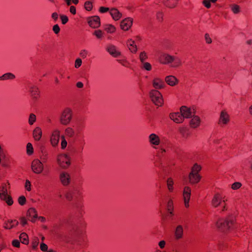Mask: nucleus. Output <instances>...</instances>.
Instances as JSON below:
<instances>
[{"mask_svg": "<svg viewBox=\"0 0 252 252\" xmlns=\"http://www.w3.org/2000/svg\"><path fill=\"white\" fill-rule=\"evenodd\" d=\"M236 224V217L232 215H228L224 219H220L216 222L217 227L221 231L227 232L235 228Z\"/></svg>", "mask_w": 252, "mask_h": 252, "instance_id": "obj_1", "label": "nucleus"}, {"mask_svg": "<svg viewBox=\"0 0 252 252\" xmlns=\"http://www.w3.org/2000/svg\"><path fill=\"white\" fill-rule=\"evenodd\" d=\"M159 62L163 64L172 63L171 66L173 67H178L182 64V61L180 58L166 53L160 55Z\"/></svg>", "mask_w": 252, "mask_h": 252, "instance_id": "obj_2", "label": "nucleus"}, {"mask_svg": "<svg viewBox=\"0 0 252 252\" xmlns=\"http://www.w3.org/2000/svg\"><path fill=\"white\" fill-rule=\"evenodd\" d=\"M226 200H224L220 193H215L211 200V205L214 208H217L222 205L220 210L221 213L226 212L228 210V207L226 203Z\"/></svg>", "mask_w": 252, "mask_h": 252, "instance_id": "obj_3", "label": "nucleus"}, {"mask_svg": "<svg viewBox=\"0 0 252 252\" xmlns=\"http://www.w3.org/2000/svg\"><path fill=\"white\" fill-rule=\"evenodd\" d=\"M150 96L152 102L157 106H161L163 99L161 94L157 90H152L150 92Z\"/></svg>", "mask_w": 252, "mask_h": 252, "instance_id": "obj_4", "label": "nucleus"}, {"mask_svg": "<svg viewBox=\"0 0 252 252\" xmlns=\"http://www.w3.org/2000/svg\"><path fill=\"white\" fill-rule=\"evenodd\" d=\"M72 117V112L69 108H66L63 111L61 117L60 122L63 125H67L69 124Z\"/></svg>", "mask_w": 252, "mask_h": 252, "instance_id": "obj_5", "label": "nucleus"}, {"mask_svg": "<svg viewBox=\"0 0 252 252\" xmlns=\"http://www.w3.org/2000/svg\"><path fill=\"white\" fill-rule=\"evenodd\" d=\"M31 167L32 171L37 174L41 173L44 169L42 162L38 159H34L32 161Z\"/></svg>", "mask_w": 252, "mask_h": 252, "instance_id": "obj_6", "label": "nucleus"}, {"mask_svg": "<svg viewBox=\"0 0 252 252\" xmlns=\"http://www.w3.org/2000/svg\"><path fill=\"white\" fill-rule=\"evenodd\" d=\"M57 160L60 166L64 168H67L70 164L69 158L65 154L59 156Z\"/></svg>", "mask_w": 252, "mask_h": 252, "instance_id": "obj_7", "label": "nucleus"}, {"mask_svg": "<svg viewBox=\"0 0 252 252\" xmlns=\"http://www.w3.org/2000/svg\"><path fill=\"white\" fill-rule=\"evenodd\" d=\"M29 93L32 99L34 102L38 100L40 97V92L37 86H31L29 89Z\"/></svg>", "mask_w": 252, "mask_h": 252, "instance_id": "obj_8", "label": "nucleus"}, {"mask_svg": "<svg viewBox=\"0 0 252 252\" xmlns=\"http://www.w3.org/2000/svg\"><path fill=\"white\" fill-rule=\"evenodd\" d=\"M88 23L93 28H97L100 26V18L98 16H94L88 18Z\"/></svg>", "mask_w": 252, "mask_h": 252, "instance_id": "obj_9", "label": "nucleus"}, {"mask_svg": "<svg viewBox=\"0 0 252 252\" xmlns=\"http://www.w3.org/2000/svg\"><path fill=\"white\" fill-rule=\"evenodd\" d=\"M191 195V189L189 187H185L183 190V197L185 206L186 208L189 207V202Z\"/></svg>", "mask_w": 252, "mask_h": 252, "instance_id": "obj_10", "label": "nucleus"}, {"mask_svg": "<svg viewBox=\"0 0 252 252\" xmlns=\"http://www.w3.org/2000/svg\"><path fill=\"white\" fill-rule=\"evenodd\" d=\"M230 121L229 115L225 110H222L220 112V117L218 124L220 126L227 125Z\"/></svg>", "mask_w": 252, "mask_h": 252, "instance_id": "obj_11", "label": "nucleus"}, {"mask_svg": "<svg viewBox=\"0 0 252 252\" xmlns=\"http://www.w3.org/2000/svg\"><path fill=\"white\" fill-rule=\"evenodd\" d=\"M133 23V19L131 18H125L121 22V28L125 31H128L132 26Z\"/></svg>", "mask_w": 252, "mask_h": 252, "instance_id": "obj_12", "label": "nucleus"}, {"mask_svg": "<svg viewBox=\"0 0 252 252\" xmlns=\"http://www.w3.org/2000/svg\"><path fill=\"white\" fill-rule=\"evenodd\" d=\"M164 6L169 9L176 8L179 3V0H160Z\"/></svg>", "mask_w": 252, "mask_h": 252, "instance_id": "obj_13", "label": "nucleus"}, {"mask_svg": "<svg viewBox=\"0 0 252 252\" xmlns=\"http://www.w3.org/2000/svg\"><path fill=\"white\" fill-rule=\"evenodd\" d=\"M60 132L58 130H55L53 131L50 138V141L53 147L56 146L59 142Z\"/></svg>", "mask_w": 252, "mask_h": 252, "instance_id": "obj_14", "label": "nucleus"}, {"mask_svg": "<svg viewBox=\"0 0 252 252\" xmlns=\"http://www.w3.org/2000/svg\"><path fill=\"white\" fill-rule=\"evenodd\" d=\"M27 217L32 222H34L37 218V213L34 208H30L27 211Z\"/></svg>", "mask_w": 252, "mask_h": 252, "instance_id": "obj_15", "label": "nucleus"}, {"mask_svg": "<svg viewBox=\"0 0 252 252\" xmlns=\"http://www.w3.org/2000/svg\"><path fill=\"white\" fill-rule=\"evenodd\" d=\"M170 118L177 124H180L184 121L180 112L172 113L170 114Z\"/></svg>", "mask_w": 252, "mask_h": 252, "instance_id": "obj_16", "label": "nucleus"}, {"mask_svg": "<svg viewBox=\"0 0 252 252\" xmlns=\"http://www.w3.org/2000/svg\"><path fill=\"white\" fill-rule=\"evenodd\" d=\"M180 113L182 114L183 119H188L191 117L192 112L190 108L186 106H182L180 108Z\"/></svg>", "mask_w": 252, "mask_h": 252, "instance_id": "obj_17", "label": "nucleus"}, {"mask_svg": "<svg viewBox=\"0 0 252 252\" xmlns=\"http://www.w3.org/2000/svg\"><path fill=\"white\" fill-rule=\"evenodd\" d=\"M10 188V183L8 181L6 183H2L0 186V198L9 194L8 193V189Z\"/></svg>", "mask_w": 252, "mask_h": 252, "instance_id": "obj_18", "label": "nucleus"}, {"mask_svg": "<svg viewBox=\"0 0 252 252\" xmlns=\"http://www.w3.org/2000/svg\"><path fill=\"white\" fill-rule=\"evenodd\" d=\"M153 87L156 89H161L165 87V83L164 81L159 78H155L153 80Z\"/></svg>", "mask_w": 252, "mask_h": 252, "instance_id": "obj_19", "label": "nucleus"}, {"mask_svg": "<svg viewBox=\"0 0 252 252\" xmlns=\"http://www.w3.org/2000/svg\"><path fill=\"white\" fill-rule=\"evenodd\" d=\"M201 177L198 173H190L189 175V182L191 184H196L199 183Z\"/></svg>", "mask_w": 252, "mask_h": 252, "instance_id": "obj_20", "label": "nucleus"}, {"mask_svg": "<svg viewBox=\"0 0 252 252\" xmlns=\"http://www.w3.org/2000/svg\"><path fill=\"white\" fill-rule=\"evenodd\" d=\"M19 222L16 220H8L4 222V227L7 229H10L17 226Z\"/></svg>", "mask_w": 252, "mask_h": 252, "instance_id": "obj_21", "label": "nucleus"}, {"mask_svg": "<svg viewBox=\"0 0 252 252\" xmlns=\"http://www.w3.org/2000/svg\"><path fill=\"white\" fill-rule=\"evenodd\" d=\"M165 81L168 85L171 86H174L178 83L177 78L173 75L166 76L165 78Z\"/></svg>", "mask_w": 252, "mask_h": 252, "instance_id": "obj_22", "label": "nucleus"}, {"mask_svg": "<svg viewBox=\"0 0 252 252\" xmlns=\"http://www.w3.org/2000/svg\"><path fill=\"white\" fill-rule=\"evenodd\" d=\"M61 183L63 186H67L70 183V176L68 173H62L60 176Z\"/></svg>", "mask_w": 252, "mask_h": 252, "instance_id": "obj_23", "label": "nucleus"}, {"mask_svg": "<svg viewBox=\"0 0 252 252\" xmlns=\"http://www.w3.org/2000/svg\"><path fill=\"white\" fill-rule=\"evenodd\" d=\"M110 14L115 21L119 20L122 17V14L117 8H113L111 9Z\"/></svg>", "mask_w": 252, "mask_h": 252, "instance_id": "obj_24", "label": "nucleus"}, {"mask_svg": "<svg viewBox=\"0 0 252 252\" xmlns=\"http://www.w3.org/2000/svg\"><path fill=\"white\" fill-rule=\"evenodd\" d=\"M42 130L40 127H36L33 131V137L35 141H38L42 136Z\"/></svg>", "mask_w": 252, "mask_h": 252, "instance_id": "obj_25", "label": "nucleus"}, {"mask_svg": "<svg viewBox=\"0 0 252 252\" xmlns=\"http://www.w3.org/2000/svg\"><path fill=\"white\" fill-rule=\"evenodd\" d=\"M107 51L114 57H118L121 55V52L117 50L114 45H110L107 47Z\"/></svg>", "mask_w": 252, "mask_h": 252, "instance_id": "obj_26", "label": "nucleus"}, {"mask_svg": "<svg viewBox=\"0 0 252 252\" xmlns=\"http://www.w3.org/2000/svg\"><path fill=\"white\" fill-rule=\"evenodd\" d=\"M200 124V119L198 116H194L190 121L189 125L192 128H196L199 126Z\"/></svg>", "mask_w": 252, "mask_h": 252, "instance_id": "obj_27", "label": "nucleus"}, {"mask_svg": "<svg viewBox=\"0 0 252 252\" xmlns=\"http://www.w3.org/2000/svg\"><path fill=\"white\" fill-rule=\"evenodd\" d=\"M183 236V228L181 225H178L175 231V237L176 239H181Z\"/></svg>", "mask_w": 252, "mask_h": 252, "instance_id": "obj_28", "label": "nucleus"}, {"mask_svg": "<svg viewBox=\"0 0 252 252\" xmlns=\"http://www.w3.org/2000/svg\"><path fill=\"white\" fill-rule=\"evenodd\" d=\"M127 45L130 51L133 53H135L137 51V46L135 44L134 40L129 39L127 41Z\"/></svg>", "mask_w": 252, "mask_h": 252, "instance_id": "obj_29", "label": "nucleus"}, {"mask_svg": "<svg viewBox=\"0 0 252 252\" xmlns=\"http://www.w3.org/2000/svg\"><path fill=\"white\" fill-rule=\"evenodd\" d=\"M0 199L5 202L8 206H12L14 203L13 199L10 194L0 197Z\"/></svg>", "mask_w": 252, "mask_h": 252, "instance_id": "obj_30", "label": "nucleus"}, {"mask_svg": "<svg viewBox=\"0 0 252 252\" xmlns=\"http://www.w3.org/2000/svg\"><path fill=\"white\" fill-rule=\"evenodd\" d=\"M150 142L153 145H158L160 143L159 137L155 133H152L149 136Z\"/></svg>", "mask_w": 252, "mask_h": 252, "instance_id": "obj_31", "label": "nucleus"}, {"mask_svg": "<svg viewBox=\"0 0 252 252\" xmlns=\"http://www.w3.org/2000/svg\"><path fill=\"white\" fill-rule=\"evenodd\" d=\"M166 209L168 213H169L170 216H174V206H173V200L170 199L168 200L167 206H166Z\"/></svg>", "mask_w": 252, "mask_h": 252, "instance_id": "obj_32", "label": "nucleus"}, {"mask_svg": "<svg viewBox=\"0 0 252 252\" xmlns=\"http://www.w3.org/2000/svg\"><path fill=\"white\" fill-rule=\"evenodd\" d=\"M20 242L25 245H28L29 243V237L28 235L25 233H22L19 236Z\"/></svg>", "mask_w": 252, "mask_h": 252, "instance_id": "obj_33", "label": "nucleus"}, {"mask_svg": "<svg viewBox=\"0 0 252 252\" xmlns=\"http://www.w3.org/2000/svg\"><path fill=\"white\" fill-rule=\"evenodd\" d=\"M104 30L109 33H113L116 32V28L111 24H106L104 26Z\"/></svg>", "mask_w": 252, "mask_h": 252, "instance_id": "obj_34", "label": "nucleus"}, {"mask_svg": "<svg viewBox=\"0 0 252 252\" xmlns=\"http://www.w3.org/2000/svg\"><path fill=\"white\" fill-rule=\"evenodd\" d=\"M173 185H174V182H173L172 178H168L167 180V186L168 190L170 192H172L173 191V190H174Z\"/></svg>", "mask_w": 252, "mask_h": 252, "instance_id": "obj_35", "label": "nucleus"}, {"mask_svg": "<svg viewBox=\"0 0 252 252\" xmlns=\"http://www.w3.org/2000/svg\"><path fill=\"white\" fill-rule=\"evenodd\" d=\"M15 78V75L11 73H7L3 74L0 78L3 80L12 79Z\"/></svg>", "mask_w": 252, "mask_h": 252, "instance_id": "obj_36", "label": "nucleus"}, {"mask_svg": "<svg viewBox=\"0 0 252 252\" xmlns=\"http://www.w3.org/2000/svg\"><path fill=\"white\" fill-rule=\"evenodd\" d=\"M39 244V239L37 237H35L32 240L31 245L33 250H36Z\"/></svg>", "mask_w": 252, "mask_h": 252, "instance_id": "obj_37", "label": "nucleus"}, {"mask_svg": "<svg viewBox=\"0 0 252 252\" xmlns=\"http://www.w3.org/2000/svg\"><path fill=\"white\" fill-rule=\"evenodd\" d=\"M201 166L198 165L197 163H195L192 166L191 168V171L190 173H198V172L201 170Z\"/></svg>", "mask_w": 252, "mask_h": 252, "instance_id": "obj_38", "label": "nucleus"}, {"mask_svg": "<svg viewBox=\"0 0 252 252\" xmlns=\"http://www.w3.org/2000/svg\"><path fill=\"white\" fill-rule=\"evenodd\" d=\"M65 132L66 135L69 137H72L74 135V131L71 127L66 128L65 130Z\"/></svg>", "mask_w": 252, "mask_h": 252, "instance_id": "obj_39", "label": "nucleus"}, {"mask_svg": "<svg viewBox=\"0 0 252 252\" xmlns=\"http://www.w3.org/2000/svg\"><path fill=\"white\" fill-rule=\"evenodd\" d=\"M33 153V148L31 143H28L27 145V153L28 155H32Z\"/></svg>", "mask_w": 252, "mask_h": 252, "instance_id": "obj_40", "label": "nucleus"}, {"mask_svg": "<svg viewBox=\"0 0 252 252\" xmlns=\"http://www.w3.org/2000/svg\"><path fill=\"white\" fill-rule=\"evenodd\" d=\"M180 133L184 137H188L189 135V130L186 127H182L179 129Z\"/></svg>", "mask_w": 252, "mask_h": 252, "instance_id": "obj_41", "label": "nucleus"}, {"mask_svg": "<svg viewBox=\"0 0 252 252\" xmlns=\"http://www.w3.org/2000/svg\"><path fill=\"white\" fill-rule=\"evenodd\" d=\"M18 203L21 205H24L26 203V198L25 196L21 195L18 198Z\"/></svg>", "mask_w": 252, "mask_h": 252, "instance_id": "obj_42", "label": "nucleus"}, {"mask_svg": "<svg viewBox=\"0 0 252 252\" xmlns=\"http://www.w3.org/2000/svg\"><path fill=\"white\" fill-rule=\"evenodd\" d=\"M142 68L147 71H150L152 69V66L149 63L143 62L142 63Z\"/></svg>", "mask_w": 252, "mask_h": 252, "instance_id": "obj_43", "label": "nucleus"}, {"mask_svg": "<svg viewBox=\"0 0 252 252\" xmlns=\"http://www.w3.org/2000/svg\"><path fill=\"white\" fill-rule=\"evenodd\" d=\"M36 116L32 113H31L30 115L29 118V123L30 125H32L36 121Z\"/></svg>", "mask_w": 252, "mask_h": 252, "instance_id": "obj_44", "label": "nucleus"}, {"mask_svg": "<svg viewBox=\"0 0 252 252\" xmlns=\"http://www.w3.org/2000/svg\"><path fill=\"white\" fill-rule=\"evenodd\" d=\"M147 58L148 56L145 51L140 53L139 55V59L141 63L144 62L147 59Z\"/></svg>", "mask_w": 252, "mask_h": 252, "instance_id": "obj_45", "label": "nucleus"}, {"mask_svg": "<svg viewBox=\"0 0 252 252\" xmlns=\"http://www.w3.org/2000/svg\"><path fill=\"white\" fill-rule=\"evenodd\" d=\"M84 7L86 10L90 11L93 8V4L91 1H86L85 2Z\"/></svg>", "mask_w": 252, "mask_h": 252, "instance_id": "obj_46", "label": "nucleus"}, {"mask_svg": "<svg viewBox=\"0 0 252 252\" xmlns=\"http://www.w3.org/2000/svg\"><path fill=\"white\" fill-rule=\"evenodd\" d=\"M93 34L97 38H101L103 36V32L100 30H95Z\"/></svg>", "mask_w": 252, "mask_h": 252, "instance_id": "obj_47", "label": "nucleus"}, {"mask_svg": "<svg viewBox=\"0 0 252 252\" xmlns=\"http://www.w3.org/2000/svg\"><path fill=\"white\" fill-rule=\"evenodd\" d=\"M242 186V184L240 182H235L231 185V189L234 190H236L240 189Z\"/></svg>", "mask_w": 252, "mask_h": 252, "instance_id": "obj_48", "label": "nucleus"}, {"mask_svg": "<svg viewBox=\"0 0 252 252\" xmlns=\"http://www.w3.org/2000/svg\"><path fill=\"white\" fill-rule=\"evenodd\" d=\"M164 14L162 12L159 11L157 13V19L158 21L161 22L163 20Z\"/></svg>", "mask_w": 252, "mask_h": 252, "instance_id": "obj_49", "label": "nucleus"}, {"mask_svg": "<svg viewBox=\"0 0 252 252\" xmlns=\"http://www.w3.org/2000/svg\"><path fill=\"white\" fill-rule=\"evenodd\" d=\"M61 148L62 149H64L66 147L67 143L66 140L65 139L64 136H61Z\"/></svg>", "mask_w": 252, "mask_h": 252, "instance_id": "obj_50", "label": "nucleus"}, {"mask_svg": "<svg viewBox=\"0 0 252 252\" xmlns=\"http://www.w3.org/2000/svg\"><path fill=\"white\" fill-rule=\"evenodd\" d=\"M232 11L235 14L238 13L240 12V7L238 5H234L231 7Z\"/></svg>", "mask_w": 252, "mask_h": 252, "instance_id": "obj_51", "label": "nucleus"}, {"mask_svg": "<svg viewBox=\"0 0 252 252\" xmlns=\"http://www.w3.org/2000/svg\"><path fill=\"white\" fill-rule=\"evenodd\" d=\"M202 4L208 9L211 7V1L210 0H203L202 1Z\"/></svg>", "mask_w": 252, "mask_h": 252, "instance_id": "obj_52", "label": "nucleus"}, {"mask_svg": "<svg viewBox=\"0 0 252 252\" xmlns=\"http://www.w3.org/2000/svg\"><path fill=\"white\" fill-rule=\"evenodd\" d=\"M60 18L63 25L65 24L68 21V18L66 15H61Z\"/></svg>", "mask_w": 252, "mask_h": 252, "instance_id": "obj_53", "label": "nucleus"}, {"mask_svg": "<svg viewBox=\"0 0 252 252\" xmlns=\"http://www.w3.org/2000/svg\"><path fill=\"white\" fill-rule=\"evenodd\" d=\"M25 187L28 191L31 190V183L29 180H27L26 181Z\"/></svg>", "mask_w": 252, "mask_h": 252, "instance_id": "obj_54", "label": "nucleus"}, {"mask_svg": "<svg viewBox=\"0 0 252 252\" xmlns=\"http://www.w3.org/2000/svg\"><path fill=\"white\" fill-rule=\"evenodd\" d=\"M53 31L55 34H58L60 32V28L58 24L55 25L53 27Z\"/></svg>", "mask_w": 252, "mask_h": 252, "instance_id": "obj_55", "label": "nucleus"}, {"mask_svg": "<svg viewBox=\"0 0 252 252\" xmlns=\"http://www.w3.org/2000/svg\"><path fill=\"white\" fill-rule=\"evenodd\" d=\"M40 250L43 252H46L48 250L47 245L44 243H41L40 244Z\"/></svg>", "mask_w": 252, "mask_h": 252, "instance_id": "obj_56", "label": "nucleus"}, {"mask_svg": "<svg viewBox=\"0 0 252 252\" xmlns=\"http://www.w3.org/2000/svg\"><path fill=\"white\" fill-rule=\"evenodd\" d=\"M12 245L13 247L19 248L20 246V241L17 239L13 240L12 242Z\"/></svg>", "mask_w": 252, "mask_h": 252, "instance_id": "obj_57", "label": "nucleus"}, {"mask_svg": "<svg viewBox=\"0 0 252 252\" xmlns=\"http://www.w3.org/2000/svg\"><path fill=\"white\" fill-rule=\"evenodd\" d=\"M82 64V60L81 59H77L75 62V67L76 68H79Z\"/></svg>", "mask_w": 252, "mask_h": 252, "instance_id": "obj_58", "label": "nucleus"}, {"mask_svg": "<svg viewBox=\"0 0 252 252\" xmlns=\"http://www.w3.org/2000/svg\"><path fill=\"white\" fill-rule=\"evenodd\" d=\"M205 39L206 42L207 44H211L212 43V39L210 37V35L208 33H206L205 34Z\"/></svg>", "mask_w": 252, "mask_h": 252, "instance_id": "obj_59", "label": "nucleus"}, {"mask_svg": "<svg viewBox=\"0 0 252 252\" xmlns=\"http://www.w3.org/2000/svg\"><path fill=\"white\" fill-rule=\"evenodd\" d=\"M88 55V51L86 50H82L81 51L80 53V56L82 58H86L87 57V56Z\"/></svg>", "mask_w": 252, "mask_h": 252, "instance_id": "obj_60", "label": "nucleus"}, {"mask_svg": "<svg viewBox=\"0 0 252 252\" xmlns=\"http://www.w3.org/2000/svg\"><path fill=\"white\" fill-rule=\"evenodd\" d=\"M40 159L42 160L41 162H42V163H45L47 161V159H48L47 154L46 153H45V154H43L40 157Z\"/></svg>", "mask_w": 252, "mask_h": 252, "instance_id": "obj_61", "label": "nucleus"}, {"mask_svg": "<svg viewBox=\"0 0 252 252\" xmlns=\"http://www.w3.org/2000/svg\"><path fill=\"white\" fill-rule=\"evenodd\" d=\"M109 10V8L108 7H105L103 6H101L99 7V11L101 13H105Z\"/></svg>", "mask_w": 252, "mask_h": 252, "instance_id": "obj_62", "label": "nucleus"}, {"mask_svg": "<svg viewBox=\"0 0 252 252\" xmlns=\"http://www.w3.org/2000/svg\"><path fill=\"white\" fill-rule=\"evenodd\" d=\"M20 220L22 226H25L27 223V219L25 217H21L20 219Z\"/></svg>", "mask_w": 252, "mask_h": 252, "instance_id": "obj_63", "label": "nucleus"}, {"mask_svg": "<svg viewBox=\"0 0 252 252\" xmlns=\"http://www.w3.org/2000/svg\"><path fill=\"white\" fill-rule=\"evenodd\" d=\"M69 11L72 14L75 15L76 13V7L74 6L71 5L70 7Z\"/></svg>", "mask_w": 252, "mask_h": 252, "instance_id": "obj_64", "label": "nucleus"}]
</instances>
